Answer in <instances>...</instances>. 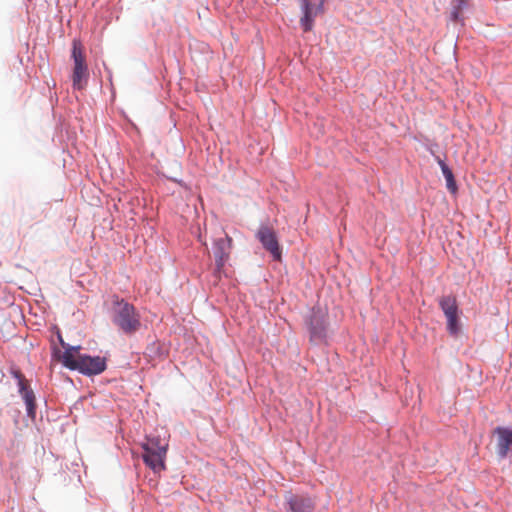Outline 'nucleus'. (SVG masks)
Here are the masks:
<instances>
[{"instance_id": "nucleus-8", "label": "nucleus", "mask_w": 512, "mask_h": 512, "mask_svg": "<svg viewBox=\"0 0 512 512\" xmlns=\"http://www.w3.org/2000/svg\"><path fill=\"white\" fill-rule=\"evenodd\" d=\"M256 236L263 247L271 253L275 260L281 259V248L279 246L276 233L272 228L262 226L259 228Z\"/></svg>"}, {"instance_id": "nucleus-9", "label": "nucleus", "mask_w": 512, "mask_h": 512, "mask_svg": "<svg viewBox=\"0 0 512 512\" xmlns=\"http://www.w3.org/2000/svg\"><path fill=\"white\" fill-rule=\"evenodd\" d=\"M232 248V238L226 235L214 243V258L217 272H221L224 265L229 259Z\"/></svg>"}, {"instance_id": "nucleus-16", "label": "nucleus", "mask_w": 512, "mask_h": 512, "mask_svg": "<svg viewBox=\"0 0 512 512\" xmlns=\"http://www.w3.org/2000/svg\"><path fill=\"white\" fill-rule=\"evenodd\" d=\"M57 338H58V340H59V342H60L61 346H62L65 350H66L68 347H70L68 344H66V343L64 342V340H63V338H62V335H61V333H60L59 331L57 332Z\"/></svg>"}, {"instance_id": "nucleus-4", "label": "nucleus", "mask_w": 512, "mask_h": 512, "mask_svg": "<svg viewBox=\"0 0 512 512\" xmlns=\"http://www.w3.org/2000/svg\"><path fill=\"white\" fill-rule=\"evenodd\" d=\"M285 512H316V499L307 494L286 492L284 495Z\"/></svg>"}, {"instance_id": "nucleus-1", "label": "nucleus", "mask_w": 512, "mask_h": 512, "mask_svg": "<svg viewBox=\"0 0 512 512\" xmlns=\"http://www.w3.org/2000/svg\"><path fill=\"white\" fill-rule=\"evenodd\" d=\"M80 346L68 347L62 352L56 346L53 347V357L70 370H77L84 375H98L106 369V359L100 356L82 355Z\"/></svg>"}, {"instance_id": "nucleus-14", "label": "nucleus", "mask_w": 512, "mask_h": 512, "mask_svg": "<svg viewBox=\"0 0 512 512\" xmlns=\"http://www.w3.org/2000/svg\"><path fill=\"white\" fill-rule=\"evenodd\" d=\"M144 453L153 452H167V445H162L158 437L148 438L145 443L142 444Z\"/></svg>"}, {"instance_id": "nucleus-6", "label": "nucleus", "mask_w": 512, "mask_h": 512, "mask_svg": "<svg viewBox=\"0 0 512 512\" xmlns=\"http://www.w3.org/2000/svg\"><path fill=\"white\" fill-rule=\"evenodd\" d=\"M439 305L447 318V329L451 335L459 332L458 305L454 296H444L439 300Z\"/></svg>"}, {"instance_id": "nucleus-2", "label": "nucleus", "mask_w": 512, "mask_h": 512, "mask_svg": "<svg viewBox=\"0 0 512 512\" xmlns=\"http://www.w3.org/2000/svg\"><path fill=\"white\" fill-rule=\"evenodd\" d=\"M113 323L124 333L133 334L140 329V315L135 307L124 300L117 301Z\"/></svg>"}, {"instance_id": "nucleus-13", "label": "nucleus", "mask_w": 512, "mask_h": 512, "mask_svg": "<svg viewBox=\"0 0 512 512\" xmlns=\"http://www.w3.org/2000/svg\"><path fill=\"white\" fill-rule=\"evenodd\" d=\"M437 162L442 170V173L446 179V186H447V189L451 192V193H456L457 191V184H456V181L454 179V175L451 171V169L448 167V165L440 158L437 159Z\"/></svg>"}, {"instance_id": "nucleus-3", "label": "nucleus", "mask_w": 512, "mask_h": 512, "mask_svg": "<svg viewBox=\"0 0 512 512\" xmlns=\"http://www.w3.org/2000/svg\"><path fill=\"white\" fill-rule=\"evenodd\" d=\"M71 57L74 62L72 73L73 88L81 90L86 85L89 72L84 54V48L80 40H73Z\"/></svg>"}, {"instance_id": "nucleus-5", "label": "nucleus", "mask_w": 512, "mask_h": 512, "mask_svg": "<svg viewBox=\"0 0 512 512\" xmlns=\"http://www.w3.org/2000/svg\"><path fill=\"white\" fill-rule=\"evenodd\" d=\"M327 314L321 308H313L306 323L312 341H321L326 336Z\"/></svg>"}, {"instance_id": "nucleus-11", "label": "nucleus", "mask_w": 512, "mask_h": 512, "mask_svg": "<svg viewBox=\"0 0 512 512\" xmlns=\"http://www.w3.org/2000/svg\"><path fill=\"white\" fill-rule=\"evenodd\" d=\"M167 452L143 453L144 463L155 473H159L165 469V458Z\"/></svg>"}, {"instance_id": "nucleus-7", "label": "nucleus", "mask_w": 512, "mask_h": 512, "mask_svg": "<svg viewBox=\"0 0 512 512\" xmlns=\"http://www.w3.org/2000/svg\"><path fill=\"white\" fill-rule=\"evenodd\" d=\"M324 0H301L303 16L300 24L305 32L312 30L315 17L322 12Z\"/></svg>"}, {"instance_id": "nucleus-12", "label": "nucleus", "mask_w": 512, "mask_h": 512, "mask_svg": "<svg viewBox=\"0 0 512 512\" xmlns=\"http://www.w3.org/2000/svg\"><path fill=\"white\" fill-rule=\"evenodd\" d=\"M20 392L25 401L27 413L30 417L35 416V396L32 390L27 389L25 380L20 379L19 381Z\"/></svg>"}, {"instance_id": "nucleus-15", "label": "nucleus", "mask_w": 512, "mask_h": 512, "mask_svg": "<svg viewBox=\"0 0 512 512\" xmlns=\"http://www.w3.org/2000/svg\"><path fill=\"white\" fill-rule=\"evenodd\" d=\"M464 5H465V2L463 0L452 1V9L450 12L451 20H453V21L462 20L461 11H462Z\"/></svg>"}, {"instance_id": "nucleus-10", "label": "nucleus", "mask_w": 512, "mask_h": 512, "mask_svg": "<svg viewBox=\"0 0 512 512\" xmlns=\"http://www.w3.org/2000/svg\"><path fill=\"white\" fill-rule=\"evenodd\" d=\"M497 435L496 450L500 458H505L512 447V430L504 427H497L493 432Z\"/></svg>"}]
</instances>
